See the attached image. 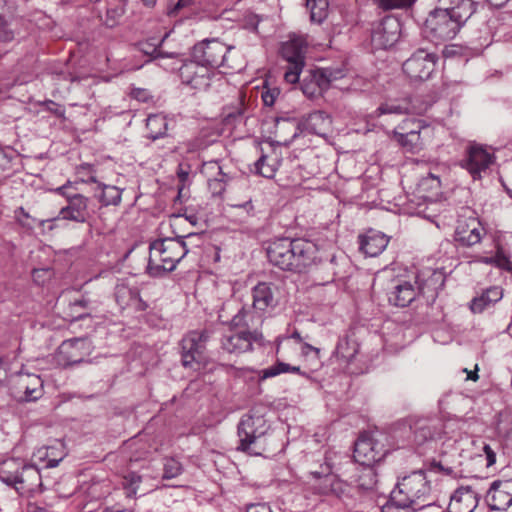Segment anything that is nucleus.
Wrapping results in <instances>:
<instances>
[{
	"instance_id": "28",
	"label": "nucleus",
	"mask_w": 512,
	"mask_h": 512,
	"mask_svg": "<svg viewBox=\"0 0 512 512\" xmlns=\"http://www.w3.org/2000/svg\"><path fill=\"white\" fill-rule=\"evenodd\" d=\"M115 297L121 308L132 307L135 310H144L146 304L142 301L139 291L125 285L116 288Z\"/></svg>"
},
{
	"instance_id": "18",
	"label": "nucleus",
	"mask_w": 512,
	"mask_h": 512,
	"mask_svg": "<svg viewBox=\"0 0 512 512\" xmlns=\"http://www.w3.org/2000/svg\"><path fill=\"white\" fill-rule=\"evenodd\" d=\"M492 154L480 145H471L466 151V157L462 160V167L465 168L473 179L481 178L492 163Z\"/></svg>"
},
{
	"instance_id": "8",
	"label": "nucleus",
	"mask_w": 512,
	"mask_h": 512,
	"mask_svg": "<svg viewBox=\"0 0 512 512\" xmlns=\"http://www.w3.org/2000/svg\"><path fill=\"white\" fill-rule=\"evenodd\" d=\"M307 43L302 37H294L282 44L281 55L288 66L284 73L287 83L295 84L305 66V53Z\"/></svg>"
},
{
	"instance_id": "35",
	"label": "nucleus",
	"mask_w": 512,
	"mask_h": 512,
	"mask_svg": "<svg viewBox=\"0 0 512 512\" xmlns=\"http://www.w3.org/2000/svg\"><path fill=\"white\" fill-rule=\"evenodd\" d=\"M359 345L358 343L350 339L348 337L342 338L338 341L337 347H336V355L347 361L350 362L354 359L356 354L358 353Z\"/></svg>"
},
{
	"instance_id": "64",
	"label": "nucleus",
	"mask_w": 512,
	"mask_h": 512,
	"mask_svg": "<svg viewBox=\"0 0 512 512\" xmlns=\"http://www.w3.org/2000/svg\"><path fill=\"white\" fill-rule=\"evenodd\" d=\"M290 372H292V373H298V374H300V375H302V376L308 377L307 373L302 372V371L300 370V367H298V366H291Z\"/></svg>"
},
{
	"instance_id": "25",
	"label": "nucleus",
	"mask_w": 512,
	"mask_h": 512,
	"mask_svg": "<svg viewBox=\"0 0 512 512\" xmlns=\"http://www.w3.org/2000/svg\"><path fill=\"white\" fill-rule=\"evenodd\" d=\"M442 10H446L450 15L457 17L464 24L475 12V2L473 0H439Z\"/></svg>"
},
{
	"instance_id": "2",
	"label": "nucleus",
	"mask_w": 512,
	"mask_h": 512,
	"mask_svg": "<svg viewBox=\"0 0 512 512\" xmlns=\"http://www.w3.org/2000/svg\"><path fill=\"white\" fill-rule=\"evenodd\" d=\"M192 237H199V234L189 233L186 236L153 241L149 246L147 273L160 277L172 272L189 251L183 239Z\"/></svg>"
},
{
	"instance_id": "45",
	"label": "nucleus",
	"mask_w": 512,
	"mask_h": 512,
	"mask_svg": "<svg viewBox=\"0 0 512 512\" xmlns=\"http://www.w3.org/2000/svg\"><path fill=\"white\" fill-rule=\"evenodd\" d=\"M311 475L314 477L315 479V484H314V489L316 491V493L320 494V495H330V481L329 482H326L324 481V475L323 473H321V470L320 471H312L311 472Z\"/></svg>"
},
{
	"instance_id": "26",
	"label": "nucleus",
	"mask_w": 512,
	"mask_h": 512,
	"mask_svg": "<svg viewBox=\"0 0 512 512\" xmlns=\"http://www.w3.org/2000/svg\"><path fill=\"white\" fill-rule=\"evenodd\" d=\"M388 238L379 232H369L359 237L360 250L367 256L375 257L388 245Z\"/></svg>"
},
{
	"instance_id": "17",
	"label": "nucleus",
	"mask_w": 512,
	"mask_h": 512,
	"mask_svg": "<svg viewBox=\"0 0 512 512\" xmlns=\"http://www.w3.org/2000/svg\"><path fill=\"white\" fill-rule=\"evenodd\" d=\"M399 32V21L392 16L384 17L372 30V44L377 49L390 48L397 42Z\"/></svg>"
},
{
	"instance_id": "61",
	"label": "nucleus",
	"mask_w": 512,
	"mask_h": 512,
	"mask_svg": "<svg viewBox=\"0 0 512 512\" xmlns=\"http://www.w3.org/2000/svg\"><path fill=\"white\" fill-rule=\"evenodd\" d=\"M431 469L434 471L444 472L445 474H450L452 472L451 468H444L440 462L436 461L431 463Z\"/></svg>"
},
{
	"instance_id": "58",
	"label": "nucleus",
	"mask_w": 512,
	"mask_h": 512,
	"mask_svg": "<svg viewBox=\"0 0 512 512\" xmlns=\"http://www.w3.org/2000/svg\"><path fill=\"white\" fill-rule=\"evenodd\" d=\"M247 512H272L266 504H252L247 507Z\"/></svg>"
},
{
	"instance_id": "5",
	"label": "nucleus",
	"mask_w": 512,
	"mask_h": 512,
	"mask_svg": "<svg viewBox=\"0 0 512 512\" xmlns=\"http://www.w3.org/2000/svg\"><path fill=\"white\" fill-rule=\"evenodd\" d=\"M266 433V421L262 416L243 415L237 429L239 437L237 450L250 455H262L268 450Z\"/></svg>"
},
{
	"instance_id": "37",
	"label": "nucleus",
	"mask_w": 512,
	"mask_h": 512,
	"mask_svg": "<svg viewBox=\"0 0 512 512\" xmlns=\"http://www.w3.org/2000/svg\"><path fill=\"white\" fill-rule=\"evenodd\" d=\"M306 6L310 10V19L315 23H322L328 15L327 0H306Z\"/></svg>"
},
{
	"instance_id": "55",
	"label": "nucleus",
	"mask_w": 512,
	"mask_h": 512,
	"mask_svg": "<svg viewBox=\"0 0 512 512\" xmlns=\"http://www.w3.org/2000/svg\"><path fill=\"white\" fill-rule=\"evenodd\" d=\"M231 206L234 209L243 210L247 215H253L254 206L252 204L251 199L244 203L233 204Z\"/></svg>"
},
{
	"instance_id": "60",
	"label": "nucleus",
	"mask_w": 512,
	"mask_h": 512,
	"mask_svg": "<svg viewBox=\"0 0 512 512\" xmlns=\"http://www.w3.org/2000/svg\"><path fill=\"white\" fill-rule=\"evenodd\" d=\"M89 305H90V301L83 297L79 300L74 301L71 304V309L76 312V309L78 307L86 309V308H89Z\"/></svg>"
},
{
	"instance_id": "56",
	"label": "nucleus",
	"mask_w": 512,
	"mask_h": 512,
	"mask_svg": "<svg viewBox=\"0 0 512 512\" xmlns=\"http://www.w3.org/2000/svg\"><path fill=\"white\" fill-rule=\"evenodd\" d=\"M132 96L139 101L146 102L150 98V94L147 90L136 88L132 91Z\"/></svg>"
},
{
	"instance_id": "51",
	"label": "nucleus",
	"mask_w": 512,
	"mask_h": 512,
	"mask_svg": "<svg viewBox=\"0 0 512 512\" xmlns=\"http://www.w3.org/2000/svg\"><path fill=\"white\" fill-rule=\"evenodd\" d=\"M279 94L280 91L277 88L267 89L262 92V100L266 106H272Z\"/></svg>"
},
{
	"instance_id": "11",
	"label": "nucleus",
	"mask_w": 512,
	"mask_h": 512,
	"mask_svg": "<svg viewBox=\"0 0 512 512\" xmlns=\"http://www.w3.org/2000/svg\"><path fill=\"white\" fill-rule=\"evenodd\" d=\"M3 481L13 485L22 495L31 496L42 491V478L35 465H24L14 475L3 478Z\"/></svg>"
},
{
	"instance_id": "4",
	"label": "nucleus",
	"mask_w": 512,
	"mask_h": 512,
	"mask_svg": "<svg viewBox=\"0 0 512 512\" xmlns=\"http://www.w3.org/2000/svg\"><path fill=\"white\" fill-rule=\"evenodd\" d=\"M254 315L247 311L244 307L240 308L238 312L230 320L232 328H246L239 331H231L225 334L222 338V348L228 353L241 354L252 349L254 342L262 339V334L254 329H249L255 326Z\"/></svg>"
},
{
	"instance_id": "48",
	"label": "nucleus",
	"mask_w": 512,
	"mask_h": 512,
	"mask_svg": "<svg viewBox=\"0 0 512 512\" xmlns=\"http://www.w3.org/2000/svg\"><path fill=\"white\" fill-rule=\"evenodd\" d=\"M226 175L208 180L209 187L214 195H220L225 190Z\"/></svg>"
},
{
	"instance_id": "43",
	"label": "nucleus",
	"mask_w": 512,
	"mask_h": 512,
	"mask_svg": "<svg viewBox=\"0 0 512 512\" xmlns=\"http://www.w3.org/2000/svg\"><path fill=\"white\" fill-rule=\"evenodd\" d=\"M290 369L291 365L284 362H277L275 365L262 370L260 378L264 380L270 377L277 376L281 373L290 372Z\"/></svg>"
},
{
	"instance_id": "52",
	"label": "nucleus",
	"mask_w": 512,
	"mask_h": 512,
	"mask_svg": "<svg viewBox=\"0 0 512 512\" xmlns=\"http://www.w3.org/2000/svg\"><path fill=\"white\" fill-rule=\"evenodd\" d=\"M71 188H72V183L67 182L63 186L56 188L55 192L62 195L63 197H65L67 200V203L69 202V197H71V196H83L82 194H79L76 192H71L70 191Z\"/></svg>"
},
{
	"instance_id": "27",
	"label": "nucleus",
	"mask_w": 512,
	"mask_h": 512,
	"mask_svg": "<svg viewBox=\"0 0 512 512\" xmlns=\"http://www.w3.org/2000/svg\"><path fill=\"white\" fill-rule=\"evenodd\" d=\"M332 125V119L326 112L318 110L310 113L305 120V128L309 132L326 136Z\"/></svg>"
},
{
	"instance_id": "14",
	"label": "nucleus",
	"mask_w": 512,
	"mask_h": 512,
	"mask_svg": "<svg viewBox=\"0 0 512 512\" xmlns=\"http://www.w3.org/2000/svg\"><path fill=\"white\" fill-rule=\"evenodd\" d=\"M436 60L435 54L418 50L403 63L402 69L410 79L424 81L435 70Z\"/></svg>"
},
{
	"instance_id": "19",
	"label": "nucleus",
	"mask_w": 512,
	"mask_h": 512,
	"mask_svg": "<svg viewBox=\"0 0 512 512\" xmlns=\"http://www.w3.org/2000/svg\"><path fill=\"white\" fill-rule=\"evenodd\" d=\"M491 510H506L512 504V479L494 481L486 495Z\"/></svg>"
},
{
	"instance_id": "29",
	"label": "nucleus",
	"mask_w": 512,
	"mask_h": 512,
	"mask_svg": "<svg viewBox=\"0 0 512 512\" xmlns=\"http://www.w3.org/2000/svg\"><path fill=\"white\" fill-rule=\"evenodd\" d=\"M62 448V443L57 442L56 445L39 448L33 457L39 463H44L46 468H54L65 456Z\"/></svg>"
},
{
	"instance_id": "34",
	"label": "nucleus",
	"mask_w": 512,
	"mask_h": 512,
	"mask_svg": "<svg viewBox=\"0 0 512 512\" xmlns=\"http://www.w3.org/2000/svg\"><path fill=\"white\" fill-rule=\"evenodd\" d=\"M320 468L321 473L324 475V481H330V495H334L336 497L344 495L348 489V485L331 473V467L329 464L325 463L324 465H321Z\"/></svg>"
},
{
	"instance_id": "54",
	"label": "nucleus",
	"mask_w": 512,
	"mask_h": 512,
	"mask_svg": "<svg viewBox=\"0 0 512 512\" xmlns=\"http://www.w3.org/2000/svg\"><path fill=\"white\" fill-rule=\"evenodd\" d=\"M196 0H178L174 7L169 11L170 15L176 14L178 11L194 5Z\"/></svg>"
},
{
	"instance_id": "21",
	"label": "nucleus",
	"mask_w": 512,
	"mask_h": 512,
	"mask_svg": "<svg viewBox=\"0 0 512 512\" xmlns=\"http://www.w3.org/2000/svg\"><path fill=\"white\" fill-rule=\"evenodd\" d=\"M86 342L83 339L64 341L58 348V357L65 365L81 363L86 355Z\"/></svg>"
},
{
	"instance_id": "33",
	"label": "nucleus",
	"mask_w": 512,
	"mask_h": 512,
	"mask_svg": "<svg viewBox=\"0 0 512 512\" xmlns=\"http://www.w3.org/2000/svg\"><path fill=\"white\" fill-rule=\"evenodd\" d=\"M146 127L148 129V138L153 141L163 138L167 135L168 121L164 115L153 114L147 118Z\"/></svg>"
},
{
	"instance_id": "22",
	"label": "nucleus",
	"mask_w": 512,
	"mask_h": 512,
	"mask_svg": "<svg viewBox=\"0 0 512 512\" xmlns=\"http://www.w3.org/2000/svg\"><path fill=\"white\" fill-rule=\"evenodd\" d=\"M477 505L476 493L470 487H460L451 495L448 508L452 512H473Z\"/></svg>"
},
{
	"instance_id": "12",
	"label": "nucleus",
	"mask_w": 512,
	"mask_h": 512,
	"mask_svg": "<svg viewBox=\"0 0 512 512\" xmlns=\"http://www.w3.org/2000/svg\"><path fill=\"white\" fill-rule=\"evenodd\" d=\"M227 46L218 40H205L193 47L192 57L212 71L224 65Z\"/></svg>"
},
{
	"instance_id": "59",
	"label": "nucleus",
	"mask_w": 512,
	"mask_h": 512,
	"mask_svg": "<svg viewBox=\"0 0 512 512\" xmlns=\"http://www.w3.org/2000/svg\"><path fill=\"white\" fill-rule=\"evenodd\" d=\"M309 352H313V353L315 354V357H316L317 359H319V357H320V356H319V354H320V349H319V348H317V347H314V346H312V345H310V344H308V343H304V344L302 345V353H303L304 355H308V354H309Z\"/></svg>"
},
{
	"instance_id": "32",
	"label": "nucleus",
	"mask_w": 512,
	"mask_h": 512,
	"mask_svg": "<svg viewBox=\"0 0 512 512\" xmlns=\"http://www.w3.org/2000/svg\"><path fill=\"white\" fill-rule=\"evenodd\" d=\"M94 196L103 206H117L121 202L122 191L116 186L99 183Z\"/></svg>"
},
{
	"instance_id": "53",
	"label": "nucleus",
	"mask_w": 512,
	"mask_h": 512,
	"mask_svg": "<svg viewBox=\"0 0 512 512\" xmlns=\"http://www.w3.org/2000/svg\"><path fill=\"white\" fill-rule=\"evenodd\" d=\"M190 167L188 165L179 164L177 169V176L179 181L184 186L189 179Z\"/></svg>"
},
{
	"instance_id": "20",
	"label": "nucleus",
	"mask_w": 512,
	"mask_h": 512,
	"mask_svg": "<svg viewBox=\"0 0 512 512\" xmlns=\"http://www.w3.org/2000/svg\"><path fill=\"white\" fill-rule=\"evenodd\" d=\"M88 203L89 199L86 196L69 197V202L60 209L57 219L61 218L77 223H86L90 218ZM53 220H56V218Z\"/></svg>"
},
{
	"instance_id": "13",
	"label": "nucleus",
	"mask_w": 512,
	"mask_h": 512,
	"mask_svg": "<svg viewBox=\"0 0 512 512\" xmlns=\"http://www.w3.org/2000/svg\"><path fill=\"white\" fill-rule=\"evenodd\" d=\"M214 71L203 65L196 59L187 61L179 66V76L183 84L195 90H206Z\"/></svg>"
},
{
	"instance_id": "1",
	"label": "nucleus",
	"mask_w": 512,
	"mask_h": 512,
	"mask_svg": "<svg viewBox=\"0 0 512 512\" xmlns=\"http://www.w3.org/2000/svg\"><path fill=\"white\" fill-rule=\"evenodd\" d=\"M266 251L273 266L301 273L316 263L318 249L309 240L283 237L271 241Z\"/></svg>"
},
{
	"instance_id": "16",
	"label": "nucleus",
	"mask_w": 512,
	"mask_h": 512,
	"mask_svg": "<svg viewBox=\"0 0 512 512\" xmlns=\"http://www.w3.org/2000/svg\"><path fill=\"white\" fill-rule=\"evenodd\" d=\"M485 234L486 230L478 218L460 217L457 221L454 238L459 245L471 247L480 243Z\"/></svg>"
},
{
	"instance_id": "44",
	"label": "nucleus",
	"mask_w": 512,
	"mask_h": 512,
	"mask_svg": "<svg viewBox=\"0 0 512 512\" xmlns=\"http://www.w3.org/2000/svg\"><path fill=\"white\" fill-rule=\"evenodd\" d=\"M163 56H164V60H161V61L155 60L159 67H162L163 69H165L167 71H175V70L179 71L178 64L180 61L177 59L178 54L163 52Z\"/></svg>"
},
{
	"instance_id": "50",
	"label": "nucleus",
	"mask_w": 512,
	"mask_h": 512,
	"mask_svg": "<svg viewBox=\"0 0 512 512\" xmlns=\"http://www.w3.org/2000/svg\"><path fill=\"white\" fill-rule=\"evenodd\" d=\"M495 265L506 271H512V262L500 251L495 255Z\"/></svg>"
},
{
	"instance_id": "31",
	"label": "nucleus",
	"mask_w": 512,
	"mask_h": 512,
	"mask_svg": "<svg viewBox=\"0 0 512 512\" xmlns=\"http://www.w3.org/2000/svg\"><path fill=\"white\" fill-rule=\"evenodd\" d=\"M18 385L24 390L27 400H36L42 394L43 382L38 375H20Z\"/></svg>"
},
{
	"instance_id": "10",
	"label": "nucleus",
	"mask_w": 512,
	"mask_h": 512,
	"mask_svg": "<svg viewBox=\"0 0 512 512\" xmlns=\"http://www.w3.org/2000/svg\"><path fill=\"white\" fill-rule=\"evenodd\" d=\"M208 338L207 330L191 331L183 337L180 345L184 367L195 369V365L200 364Z\"/></svg>"
},
{
	"instance_id": "3",
	"label": "nucleus",
	"mask_w": 512,
	"mask_h": 512,
	"mask_svg": "<svg viewBox=\"0 0 512 512\" xmlns=\"http://www.w3.org/2000/svg\"><path fill=\"white\" fill-rule=\"evenodd\" d=\"M430 491V483L425 473L422 470L415 471L397 483L390 493L388 503L382 507V512H391L394 508L413 507L416 510L431 506L424 503Z\"/></svg>"
},
{
	"instance_id": "63",
	"label": "nucleus",
	"mask_w": 512,
	"mask_h": 512,
	"mask_svg": "<svg viewBox=\"0 0 512 512\" xmlns=\"http://www.w3.org/2000/svg\"><path fill=\"white\" fill-rule=\"evenodd\" d=\"M487 1L495 7H502L508 0H487Z\"/></svg>"
},
{
	"instance_id": "41",
	"label": "nucleus",
	"mask_w": 512,
	"mask_h": 512,
	"mask_svg": "<svg viewBox=\"0 0 512 512\" xmlns=\"http://www.w3.org/2000/svg\"><path fill=\"white\" fill-rule=\"evenodd\" d=\"M165 37L159 42L158 45L144 42L139 44V49L145 55L151 56V60H164L163 52L160 50V46L164 42Z\"/></svg>"
},
{
	"instance_id": "57",
	"label": "nucleus",
	"mask_w": 512,
	"mask_h": 512,
	"mask_svg": "<svg viewBox=\"0 0 512 512\" xmlns=\"http://www.w3.org/2000/svg\"><path fill=\"white\" fill-rule=\"evenodd\" d=\"M44 104L46 105L48 111L53 112L55 115L59 117L64 116V109L59 108L55 102L47 100Z\"/></svg>"
},
{
	"instance_id": "47",
	"label": "nucleus",
	"mask_w": 512,
	"mask_h": 512,
	"mask_svg": "<svg viewBox=\"0 0 512 512\" xmlns=\"http://www.w3.org/2000/svg\"><path fill=\"white\" fill-rule=\"evenodd\" d=\"M415 0H380V7L384 10L401 9L410 7Z\"/></svg>"
},
{
	"instance_id": "15",
	"label": "nucleus",
	"mask_w": 512,
	"mask_h": 512,
	"mask_svg": "<svg viewBox=\"0 0 512 512\" xmlns=\"http://www.w3.org/2000/svg\"><path fill=\"white\" fill-rule=\"evenodd\" d=\"M386 455L383 445L368 434H362L354 445L353 457L361 466H372Z\"/></svg>"
},
{
	"instance_id": "42",
	"label": "nucleus",
	"mask_w": 512,
	"mask_h": 512,
	"mask_svg": "<svg viewBox=\"0 0 512 512\" xmlns=\"http://www.w3.org/2000/svg\"><path fill=\"white\" fill-rule=\"evenodd\" d=\"M182 472V466L179 461L174 458H168L164 462V479H172L180 475Z\"/></svg>"
},
{
	"instance_id": "7",
	"label": "nucleus",
	"mask_w": 512,
	"mask_h": 512,
	"mask_svg": "<svg viewBox=\"0 0 512 512\" xmlns=\"http://www.w3.org/2000/svg\"><path fill=\"white\" fill-rule=\"evenodd\" d=\"M439 280H441V274L436 271L431 272L427 279L418 276L415 281L417 287L409 281L399 280L389 294V302L395 306L406 307L416 298L417 294L425 295L431 292L433 297Z\"/></svg>"
},
{
	"instance_id": "62",
	"label": "nucleus",
	"mask_w": 512,
	"mask_h": 512,
	"mask_svg": "<svg viewBox=\"0 0 512 512\" xmlns=\"http://www.w3.org/2000/svg\"><path fill=\"white\" fill-rule=\"evenodd\" d=\"M484 450L487 454L488 465L494 464L495 463V454L493 453L491 448L489 446H485Z\"/></svg>"
},
{
	"instance_id": "9",
	"label": "nucleus",
	"mask_w": 512,
	"mask_h": 512,
	"mask_svg": "<svg viewBox=\"0 0 512 512\" xmlns=\"http://www.w3.org/2000/svg\"><path fill=\"white\" fill-rule=\"evenodd\" d=\"M343 76L344 73L341 69H311L303 77L300 88L306 97L318 98L329 89L333 81L341 79Z\"/></svg>"
},
{
	"instance_id": "39",
	"label": "nucleus",
	"mask_w": 512,
	"mask_h": 512,
	"mask_svg": "<svg viewBox=\"0 0 512 512\" xmlns=\"http://www.w3.org/2000/svg\"><path fill=\"white\" fill-rule=\"evenodd\" d=\"M256 172L265 177L272 178L278 168L276 159H270L266 155H262L255 163Z\"/></svg>"
},
{
	"instance_id": "49",
	"label": "nucleus",
	"mask_w": 512,
	"mask_h": 512,
	"mask_svg": "<svg viewBox=\"0 0 512 512\" xmlns=\"http://www.w3.org/2000/svg\"><path fill=\"white\" fill-rule=\"evenodd\" d=\"M141 482V476L135 472H129L124 477V485L126 488L130 489L132 493H136L138 484Z\"/></svg>"
},
{
	"instance_id": "6",
	"label": "nucleus",
	"mask_w": 512,
	"mask_h": 512,
	"mask_svg": "<svg viewBox=\"0 0 512 512\" xmlns=\"http://www.w3.org/2000/svg\"><path fill=\"white\" fill-rule=\"evenodd\" d=\"M463 26L461 20L438 7L428 14L423 32L429 41L438 45L454 39Z\"/></svg>"
},
{
	"instance_id": "23",
	"label": "nucleus",
	"mask_w": 512,
	"mask_h": 512,
	"mask_svg": "<svg viewBox=\"0 0 512 512\" xmlns=\"http://www.w3.org/2000/svg\"><path fill=\"white\" fill-rule=\"evenodd\" d=\"M273 288V284L267 282L258 283L253 288V309L256 313L262 314L276 305Z\"/></svg>"
},
{
	"instance_id": "30",
	"label": "nucleus",
	"mask_w": 512,
	"mask_h": 512,
	"mask_svg": "<svg viewBox=\"0 0 512 512\" xmlns=\"http://www.w3.org/2000/svg\"><path fill=\"white\" fill-rule=\"evenodd\" d=\"M392 134L394 140L407 152L418 153L424 147L421 134H415L414 131L401 132L393 130Z\"/></svg>"
},
{
	"instance_id": "46",
	"label": "nucleus",
	"mask_w": 512,
	"mask_h": 512,
	"mask_svg": "<svg viewBox=\"0 0 512 512\" xmlns=\"http://www.w3.org/2000/svg\"><path fill=\"white\" fill-rule=\"evenodd\" d=\"M201 172L208 178V180L225 175L222 171V167L217 161L205 162L202 166Z\"/></svg>"
},
{
	"instance_id": "40",
	"label": "nucleus",
	"mask_w": 512,
	"mask_h": 512,
	"mask_svg": "<svg viewBox=\"0 0 512 512\" xmlns=\"http://www.w3.org/2000/svg\"><path fill=\"white\" fill-rule=\"evenodd\" d=\"M424 121L419 119H405L394 130L401 132L414 131L415 134H421L423 130L427 129Z\"/></svg>"
},
{
	"instance_id": "36",
	"label": "nucleus",
	"mask_w": 512,
	"mask_h": 512,
	"mask_svg": "<svg viewBox=\"0 0 512 512\" xmlns=\"http://www.w3.org/2000/svg\"><path fill=\"white\" fill-rule=\"evenodd\" d=\"M411 111L410 103L404 99L401 101H387L382 103L375 111L377 116L384 114H406Z\"/></svg>"
},
{
	"instance_id": "24",
	"label": "nucleus",
	"mask_w": 512,
	"mask_h": 512,
	"mask_svg": "<svg viewBox=\"0 0 512 512\" xmlns=\"http://www.w3.org/2000/svg\"><path fill=\"white\" fill-rule=\"evenodd\" d=\"M503 297V290L499 286H491L482 291V293L471 300L470 309L473 313H482Z\"/></svg>"
},
{
	"instance_id": "38",
	"label": "nucleus",
	"mask_w": 512,
	"mask_h": 512,
	"mask_svg": "<svg viewBox=\"0 0 512 512\" xmlns=\"http://www.w3.org/2000/svg\"><path fill=\"white\" fill-rule=\"evenodd\" d=\"M355 482L362 490H372L377 484L376 472L373 467L362 466Z\"/></svg>"
}]
</instances>
